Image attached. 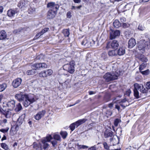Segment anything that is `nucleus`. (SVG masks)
<instances>
[{
    "mask_svg": "<svg viewBox=\"0 0 150 150\" xmlns=\"http://www.w3.org/2000/svg\"><path fill=\"white\" fill-rule=\"evenodd\" d=\"M22 80L20 78H17L13 81L12 85L14 88H17L21 84Z\"/></svg>",
    "mask_w": 150,
    "mask_h": 150,
    "instance_id": "ddd939ff",
    "label": "nucleus"
},
{
    "mask_svg": "<svg viewBox=\"0 0 150 150\" xmlns=\"http://www.w3.org/2000/svg\"><path fill=\"white\" fill-rule=\"evenodd\" d=\"M7 105L8 107V109L11 110H13L15 107V102L14 100L9 101Z\"/></svg>",
    "mask_w": 150,
    "mask_h": 150,
    "instance_id": "f3484780",
    "label": "nucleus"
},
{
    "mask_svg": "<svg viewBox=\"0 0 150 150\" xmlns=\"http://www.w3.org/2000/svg\"><path fill=\"white\" fill-rule=\"evenodd\" d=\"M120 120L119 119H116L115 120L114 124L115 127H117L118 123L120 122Z\"/></svg>",
    "mask_w": 150,
    "mask_h": 150,
    "instance_id": "09e8293b",
    "label": "nucleus"
},
{
    "mask_svg": "<svg viewBox=\"0 0 150 150\" xmlns=\"http://www.w3.org/2000/svg\"><path fill=\"white\" fill-rule=\"evenodd\" d=\"M74 2L75 3H79L81 2V0H74Z\"/></svg>",
    "mask_w": 150,
    "mask_h": 150,
    "instance_id": "338daca9",
    "label": "nucleus"
},
{
    "mask_svg": "<svg viewBox=\"0 0 150 150\" xmlns=\"http://www.w3.org/2000/svg\"><path fill=\"white\" fill-rule=\"evenodd\" d=\"M146 66V64L145 63H143L142 64H141L139 68V69L140 72L142 71L145 68Z\"/></svg>",
    "mask_w": 150,
    "mask_h": 150,
    "instance_id": "4c0bfd02",
    "label": "nucleus"
},
{
    "mask_svg": "<svg viewBox=\"0 0 150 150\" xmlns=\"http://www.w3.org/2000/svg\"><path fill=\"white\" fill-rule=\"evenodd\" d=\"M49 28H44L40 32V35H42L45 33L47 32L49 30Z\"/></svg>",
    "mask_w": 150,
    "mask_h": 150,
    "instance_id": "de8ad7c7",
    "label": "nucleus"
},
{
    "mask_svg": "<svg viewBox=\"0 0 150 150\" xmlns=\"http://www.w3.org/2000/svg\"><path fill=\"white\" fill-rule=\"evenodd\" d=\"M19 10L17 8H13L8 10L7 11L8 16L11 18L14 17L15 15L18 14Z\"/></svg>",
    "mask_w": 150,
    "mask_h": 150,
    "instance_id": "6e6552de",
    "label": "nucleus"
},
{
    "mask_svg": "<svg viewBox=\"0 0 150 150\" xmlns=\"http://www.w3.org/2000/svg\"><path fill=\"white\" fill-rule=\"evenodd\" d=\"M19 129L18 126V125H14L12 126L10 131V134L13 136L16 134Z\"/></svg>",
    "mask_w": 150,
    "mask_h": 150,
    "instance_id": "2eb2a0df",
    "label": "nucleus"
},
{
    "mask_svg": "<svg viewBox=\"0 0 150 150\" xmlns=\"http://www.w3.org/2000/svg\"><path fill=\"white\" fill-rule=\"evenodd\" d=\"M1 146L2 148L5 150H8L9 148L7 145L5 143H2L1 144Z\"/></svg>",
    "mask_w": 150,
    "mask_h": 150,
    "instance_id": "a19ab883",
    "label": "nucleus"
},
{
    "mask_svg": "<svg viewBox=\"0 0 150 150\" xmlns=\"http://www.w3.org/2000/svg\"><path fill=\"white\" fill-rule=\"evenodd\" d=\"M31 68L35 70L40 69L39 63L34 64L31 66Z\"/></svg>",
    "mask_w": 150,
    "mask_h": 150,
    "instance_id": "393cba45",
    "label": "nucleus"
},
{
    "mask_svg": "<svg viewBox=\"0 0 150 150\" xmlns=\"http://www.w3.org/2000/svg\"><path fill=\"white\" fill-rule=\"evenodd\" d=\"M134 95L137 98H139L138 90L143 93H146L148 91V90L150 89V81L146 83L145 88L142 84H139L138 83H134Z\"/></svg>",
    "mask_w": 150,
    "mask_h": 150,
    "instance_id": "f03ea898",
    "label": "nucleus"
},
{
    "mask_svg": "<svg viewBox=\"0 0 150 150\" xmlns=\"http://www.w3.org/2000/svg\"><path fill=\"white\" fill-rule=\"evenodd\" d=\"M71 13L70 12V11H69L67 13V18H70L71 17Z\"/></svg>",
    "mask_w": 150,
    "mask_h": 150,
    "instance_id": "13d9d810",
    "label": "nucleus"
},
{
    "mask_svg": "<svg viewBox=\"0 0 150 150\" xmlns=\"http://www.w3.org/2000/svg\"><path fill=\"white\" fill-rule=\"evenodd\" d=\"M43 55L42 54H40L36 57V59L38 60H41L43 59Z\"/></svg>",
    "mask_w": 150,
    "mask_h": 150,
    "instance_id": "8fccbe9b",
    "label": "nucleus"
},
{
    "mask_svg": "<svg viewBox=\"0 0 150 150\" xmlns=\"http://www.w3.org/2000/svg\"><path fill=\"white\" fill-rule=\"evenodd\" d=\"M143 75H147L149 74L150 73V71L149 69H147L144 71H142L140 72Z\"/></svg>",
    "mask_w": 150,
    "mask_h": 150,
    "instance_id": "a18cd8bd",
    "label": "nucleus"
},
{
    "mask_svg": "<svg viewBox=\"0 0 150 150\" xmlns=\"http://www.w3.org/2000/svg\"><path fill=\"white\" fill-rule=\"evenodd\" d=\"M87 120L85 118H83L79 120L76 122V127H78L81 125L85 122L87 121Z\"/></svg>",
    "mask_w": 150,
    "mask_h": 150,
    "instance_id": "b1692460",
    "label": "nucleus"
},
{
    "mask_svg": "<svg viewBox=\"0 0 150 150\" xmlns=\"http://www.w3.org/2000/svg\"><path fill=\"white\" fill-rule=\"evenodd\" d=\"M106 114H108V115L111 116L112 114V112L110 110H107Z\"/></svg>",
    "mask_w": 150,
    "mask_h": 150,
    "instance_id": "052dcab7",
    "label": "nucleus"
},
{
    "mask_svg": "<svg viewBox=\"0 0 150 150\" xmlns=\"http://www.w3.org/2000/svg\"><path fill=\"white\" fill-rule=\"evenodd\" d=\"M6 111H4L3 109H2V108L0 107V112L4 114V112H5Z\"/></svg>",
    "mask_w": 150,
    "mask_h": 150,
    "instance_id": "e2e57ef3",
    "label": "nucleus"
},
{
    "mask_svg": "<svg viewBox=\"0 0 150 150\" xmlns=\"http://www.w3.org/2000/svg\"><path fill=\"white\" fill-rule=\"evenodd\" d=\"M53 137L54 139L58 141H60L61 137L59 135L55 134Z\"/></svg>",
    "mask_w": 150,
    "mask_h": 150,
    "instance_id": "37998d69",
    "label": "nucleus"
},
{
    "mask_svg": "<svg viewBox=\"0 0 150 150\" xmlns=\"http://www.w3.org/2000/svg\"><path fill=\"white\" fill-rule=\"evenodd\" d=\"M28 2L26 1L21 0L18 3V6L19 8H22L24 7L26 4H28Z\"/></svg>",
    "mask_w": 150,
    "mask_h": 150,
    "instance_id": "6ab92c4d",
    "label": "nucleus"
},
{
    "mask_svg": "<svg viewBox=\"0 0 150 150\" xmlns=\"http://www.w3.org/2000/svg\"><path fill=\"white\" fill-rule=\"evenodd\" d=\"M116 137V138L113 137L110 139V141L112 142L113 145H115L116 144H118V139L117 137Z\"/></svg>",
    "mask_w": 150,
    "mask_h": 150,
    "instance_id": "c85d7f7f",
    "label": "nucleus"
},
{
    "mask_svg": "<svg viewBox=\"0 0 150 150\" xmlns=\"http://www.w3.org/2000/svg\"><path fill=\"white\" fill-rule=\"evenodd\" d=\"M115 108L117 109L119 111L120 110V106L118 104H116L115 105Z\"/></svg>",
    "mask_w": 150,
    "mask_h": 150,
    "instance_id": "bf43d9fd",
    "label": "nucleus"
},
{
    "mask_svg": "<svg viewBox=\"0 0 150 150\" xmlns=\"http://www.w3.org/2000/svg\"><path fill=\"white\" fill-rule=\"evenodd\" d=\"M52 137L51 135L48 134L47 135L46 137L45 138H44L42 139H45V141L48 142H50V140L52 139Z\"/></svg>",
    "mask_w": 150,
    "mask_h": 150,
    "instance_id": "c756f323",
    "label": "nucleus"
},
{
    "mask_svg": "<svg viewBox=\"0 0 150 150\" xmlns=\"http://www.w3.org/2000/svg\"><path fill=\"white\" fill-rule=\"evenodd\" d=\"M108 55L110 56H113L117 55L115 50H111L108 52Z\"/></svg>",
    "mask_w": 150,
    "mask_h": 150,
    "instance_id": "ea45409f",
    "label": "nucleus"
},
{
    "mask_svg": "<svg viewBox=\"0 0 150 150\" xmlns=\"http://www.w3.org/2000/svg\"><path fill=\"white\" fill-rule=\"evenodd\" d=\"M22 107L21 104L19 103L16 105V107L15 108V110L16 111H18L22 109Z\"/></svg>",
    "mask_w": 150,
    "mask_h": 150,
    "instance_id": "79ce46f5",
    "label": "nucleus"
},
{
    "mask_svg": "<svg viewBox=\"0 0 150 150\" xmlns=\"http://www.w3.org/2000/svg\"><path fill=\"white\" fill-rule=\"evenodd\" d=\"M9 129V128L7 127L6 129H0V131L1 132L4 133H6L8 131Z\"/></svg>",
    "mask_w": 150,
    "mask_h": 150,
    "instance_id": "3c124183",
    "label": "nucleus"
},
{
    "mask_svg": "<svg viewBox=\"0 0 150 150\" xmlns=\"http://www.w3.org/2000/svg\"><path fill=\"white\" fill-rule=\"evenodd\" d=\"M89 40H88V39L87 38H84L82 42H81V44L85 46L86 47H90V42Z\"/></svg>",
    "mask_w": 150,
    "mask_h": 150,
    "instance_id": "5701e85b",
    "label": "nucleus"
},
{
    "mask_svg": "<svg viewBox=\"0 0 150 150\" xmlns=\"http://www.w3.org/2000/svg\"><path fill=\"white\" fill-rule=\"evenodd\" d=\"M139 59L142 61L143 62H146L148 60L143 55H140Z\"/></svg>",
    "mask_w": 150,
    "mask_h": 150,
    "instance_id": "f704fd0d",
    "label": "nucleus"
},
{
    "mask_svg": "<svg viewBox=\"0 0 150 150\" xmlns=\"http://www.w3.org/2000/svg\"><path fill=\"white\" fill-rule=\"evenodd\" d=\"M53 71L51 69H47L43 71L39 74V76L41 77H46L51 75Z\"/></svg>",
    "mask_w": 150,
    "mask_h": 150,
    "instance_id": "423d86ee",
    "label": "nucleus"
},
{
    "mask_svg": "<svg viewBox=\"0 0 150 150\" xmlns=\"http://www.w3.org/2000/svg\"><path fill=\"white\" fill-rule=\"evenodd\" d=\"M46 112V111L44 110L39 111L34 115V118L36 120H38L44 116Z\"/></svg>",
    "mask_w": 150,
    "mask_h": 150,
    "instance_id": "f8f14e48",
    "label": "nucleus"
},
{
    "mask_svg": "<svg viewBox=\"0 0 150 150\" xmlns=\"http://www.w3.org/2000/svg\"><path fill=\"white\" fill-rule=\"evenodd\" d=\"M28 13L30 14H33L35 13V9L33 7H30L28 11Z\"/></svg>",
    "mask_w": 150,
    "mask_h": 150,
    "instance_id": "c9c22d12",
    "label": "nucleus"
},
{
    "mask_svg": "<svg viewBox=\"0 0 150 150\" xmlns=\"http://www.w3.org/2000/svg\"><path fill=\"white\" fill-rule=\"evenodd\" d=\"M90 47H93L95 44V41H93V40H91L90 41Z\"/></svg>",
    "mask_w": 150,
    "mask_h": 150,
    "instance_id": "864d4df0",
    "label": "nucleus"
},
{
    "mask_svg": "<svg viewBox=\"0 0 150 150\" xmlns=\"http://www.w3.org/2000/svg\"><path fill=\"white\" fill-rule=\"evenodd\" d=\"M36 73L34 69L28 70L26 72V74L27 75H33Z\"/></svg>",
    "mask_w": 150,
    "mask_h": 150,
    "instance_id": "473e14b6",
    "label": "nucleus"
},
{
    "mask_svg": "<svg viewBox=\"0 0 150 150\" xmlns=\"http://www.w3.org/2000/svg\"><path fill=\"white\" fill-rule=\"evenodd\" d=\"M119 75V74L117 71L114 73L108 72L104 75L103 78L106 81L109 82L117 79Z\"/></svg>",
    "mask_w": 150,
    "mask_h": 150,
    "instance_id": "7ed1b4c3",
    "label": "nucleus"
},
{
    "mask_svg": "<svg viewBox=\"0 0 150 150\" xmlns=\"http://www.w3.org/2000/svg\"><path fill=\"white\" fill-rule=\"evenodd\" d=\"M51 143L52 144L53 146H54L57 144V142L56 140H54L51 141Z\"/></svg>",
    "mask_w": 150,
    "mask_h": 150,
    "instance_id": "4d7b16f0",
    "label": "nucleus"
},
{
    "mask_svg": "<svg viewBox=\"0 0 150 150\" xmlns=\"http://www.w3.org/2000/svg\"><path fill=\"white\" fill-rule=\"evenodd\" d=\"M33 147L34 148L37 150H42V145L41 143H37L34 142L33 144Z\"/></svg>",
    "mask_w": 150,
    "mask_h": 150,
    "instance_id": "aec40b11",
    "label": "nucleus"
},
{
    "mask_svg": "<svg viewBox=\"0 0 150 150\" xmlns=\"http://www.w3.org/2000/svg\"><path fill=\"white\" fill-rule=\"evenodd\" d=\"M116 99V98H115L113 100V101H114V102L115 103L117 101H118V103L120 104V105L123 108H125L126 107L129 105L127 100V99L126 98H125V99L121 100V101H120L119 100L115 101Z\"/></svg>",
    "mask_w": 150,
    "mask_h": 150,
    "instance_id": "1a4fd4ad",
    "label": "nucleus"
},
{
    "mask_svg": "<svg viewBox=\"0 0 150 150\" xmlns=\"http://www.w3.org/2000/svg\"><path fill=\"white\" fill-rule=\"evenodd\" d=\"M40 69L41 68H47V65L44 63H39Z\"/></svg>",
    "mask_w": 150,
    "mask_h": 150,
    "instance_id": "c03bdc74",
    "label": "nucleus"
},
{
    "mask_svg": "<svg viewBox=\"0 0 150 150\" xmlns=\"http://www.w3.org/2000/svg\"><path fill=\"white\" fill-rule=\"evenodd\" d=\"M117 52L119 55L121 56L125 53V50L123 48L120 47L118 50Z\"/></svg>",
    "mask_w": 150,
    "mask_h": 150,
    "instance_id": "a878e982",
    "label": "nucleus"
},
{
    "mask_svg": "<svg viewBox=\"0 0 150 150\" xmlns=\"http://www.w3.org/2000/svg\"><path fill=\"white\" fill-rule=\"evenodd\" d=\"M103 144L104 146V148L107 150H109L111 147H110L108 145L107 143L105 142L103 143Z\"/></svg>",
    "mask_w": 150,
    "mask_h": 150,
    "instance_id": "49530a36",
    "label": "nucleus"
},
{
    "mask_svg": "<svg viewBox=\"0 0 150 150\" xmlns=\"http://www.w3.org/2000/svg\"><path fill=\"white\" fill-rule=\"evenodd\" d=\"M75 62L74 61H71L69 64H64L63 66V69L69 73L72 74L75 71Z\"/></svg>",
    "mask_w": 150,
    "mask_h": 150,
    "instance_id": "20e7f679",
    "label": "nucleus"
},
{
    "mask_svg": "<svg viewBox=\"0 0 150 150\" xmlns=\"http://www.w3.org/2000/svg\"><path fill=\"white\" fill-rule=\"evenodd\" d=\"M88 146L84 145H82L81 148L82 149H87L88 148Z\"/></svg>",
    "mask_w": 150,
    "mask_h": 150,
    "instance_id": "0e129e2a",
    "label": "nucleus"
},
{
    "mask_svg": "<svg viewBox=\"0 0 150 150\" xmlns=\"http://www.w3.org/2000/svg\"><path fill=\"white\" fill-rule=\"evenodd\" d=\"M11 111V110L9 111L7 110L4 112V115H5L6 118H9L11 117L12 115V114Z\"/></svg>",
    "mask_w": 150,
    "mask_h": 150,
    "instance_id": "cd10ccee",
    "label": "nucleus"
},
{
    "mask_svg": "<svg viewBox=\"0 0 150 150\" xmlns=\"http://www.w3.org/2000/svg\"><path fill=\"white\" fill-rule=\"evenodd\" d=\"M119 46V45L118 41L116 40H113L111 43L110 42L108 43L106 47L108 49L110 48V46H111L112 48L117 49Z\"/></svg>",
    "mask_w": 150,
    "mask_h": 150,
    "instance_id": "9b49d317",
    "label": "nucleus"
},
{
    "mask_svg": "<svg viewBox=\"0 0 150 150\" xmlns=\"http://www.w3.org/2000/svg\"><path fill=\"white\" fill-rule=\"evenodd\" d=\"M131 93V91L130 89H127L126 91L125 95L128 96H129Z\"/></svg>",
    "mask_w": 150,
    "mask_h": 150,
    "instance_id": "603ef678",
    "label": "nucleus"
},
{
    "mask_svg": "<svg viewBox=\"0 0 150 150\" xmlns=\"http://www.w3.org/2000/svg\"><path fill=\"white\" fill-rule=\"evenodd\" d=\"M138 48L139 50H141L144 49H149L150 47V44L148 42L142 40L140 41L138 43Z\"/></svg>",
    "mask_w": 150,
    "mask_h": 150,
    "instance_id": "39448f33",
    "label": "nucleus"
},
{
    "mask_svg": "<svg viewBox=\"0 0 150 150\" xmlns=\"http://www.w3.org/2000/svg\"><path fill=\"white\" fill-rule=\"evenodd\" d=\"M113 135V132L110 130H106L104 133V136L105 138L112 137Z\"/></svg>",
    "mask_w": 150,
    "mask_h": 150,
    "instance_id": "4be33fe9",
    "label": "nucleus"
},
{
    "mask_svg": "<svg viewBox=\"0 0 150 150\" xmlns=\"http://www.w3.org/2000/svg\"><path fill=\"white\" fill-rule=\"evenodd\" d=\"M47 7L50 10L57 11L59 7V5L54 2H50L47 4Z\"/></svg>",
    "mask_w": 150,
    "mask_h": 150,
    "instance_id": "0eeeda50",
    "label": "nucleus"
},
{
    "mask_svg": "<svg viewBox=\"0 0 150 150\" xmlns=\"http://www.w3.org/2000/svg\"><path fill=\"white\" fill-rule=\"evenodd\" d=\"M120 21L121 22L123 23L126 21V19L122 17L120 18Z\"/></svg>",
    "mask_w": 150,
    "mask_h": 150,
    "instance_id": "680f3d73",
    "label": "nucleus"
},
{
    "mask_svg": "<svg viewBox=\"0 0 150 150\" xmlns=\"http://www.w3.org/2000/svg\"><path fill=\"white\" fill-rule=\"evenodd\" d=\"M138 29L141 30H144V28L142 25H139L138 27Z\"/></svg>",
    "mask_w": 150,
    "mask_h": 150,
    "instance_id": "6e6d98bb",
    "label": "nucleus"
},
{
    "mask_svg": "<svg viewBox=\"0 0 150 150\" xmlns=\"http://www.w3.org/2000/svg\"><path fill=\"white\" fill-rule=\"evenodd\" d=\"M13 121L16 122L17 125H21L23 121V119L21 117H19L18 114L14 115L13 116Z\"/></svg>",
    "mask_w": 150,
    "mask_h": 150,
    "instance_id": "9d476101",
    "label": "nucleus"
},
{
    "mask_svg": "<svg viewBox=\"0 0 150 150\" xmlns=\"http://www.w3.org/2000/svg\"><path fill=\"white\" fill-rule=\"evenodd\" d=\"M62 33L64 36L65 37H68L69 35V30L67 29L63 30Z\"/></svg>",
    "mask_w": 150,
    "mask_h": 150,
    "instance_id": "72a5a7b5",
    "label": "nucleus"
},
{
    "mask_svg": "<svg viewBox=\"0 0 150 150\" xmlns=\"http://www.w3.org/2000/svg\"><path fill=\"white\" fill-rule=\"evenodd\" d=\"M6 83H3L2 84L0 85V92L2 91L6 87Z\"/></svg>",
    "mask_w": 150,
    "mask_h": 150,
    "instance_id": "58836bf2",
    "label": "nucleus"
},
{
    "mask_svg": "<svg viewBox=\"0 0 150 150\" xmlns=\"http://www.w3.org/2000/svg\"><path fill=\"white\" fill-rule=\"evenodd\" d=\"M41 35H40V32L39 33H38L35 36V38H38L39 37H40Z\"/></svg>",
    "mask_w": 150,
    "mask_h": 150,
    "instance_id": "69168bd1",
    "label": "nucleus"
},
{
    "mask_svg": "<svg viewBox=\"0 0 150 150\" xmlns=\"http://www.w3.org/2000/svg\"><path fill=\"white\" fill-rule=\"evenodd\" d=\"M76 127V122L71 124L69 126V127L71 131H73L75 129Z\"/></svg>",
    "mask_w": 150,
    "mask_h": 150,
    "instance_id": "e433bc0d",
    "label": "nucleus"
},
{
    "mask_svg": "<svg viewBox=\"0 0 150 150\" xmlns=\"http://www.w3.org/2000/svg\"><path fill=\"white\" fill-rule=\"evenodd\" d=\"M60 134L64 139H65L68 135V133L66 131H61Z\"/></svg>",
    "mask_w": 150,
    "mask_h": 150,
    "instance_id": "7c9ffc66",
    "label": "nucleus"
},
{
    "mask_svg": "<svg viewBox=\"0 0 150 150\" xmlns=\"http://www.w3.org/2000/svg\"><path fill=\"white\" fill-rule=\"evenodd\" d=\"M113 26L116 28H118L121 26V24L118 20H115L113 23Z\"/></svg>",
    "mask_w": 150,
    "mask_h": 150,
    "instance_id": "bb28decb",
    "label": "nucleus"
},
{
    "mask_svg": "<svg viewBox=\"0 0 150 150\" xmlns=\"http://www.w3.org/2000/svg\"><path fill=\"white\" fill-rule=\"evenodd\" d=\"M16 98L20 102H22L23 105L25 107H28L30 104L33 103L38 100L40 95H35L33 94H24L22 93H18L15 96Z\"/></svg>",
    "mask_w": 150,
    "mask_h": 150,
    "instance_id": "f257e3e1",
    "label": "nucleus"
},
{
    "mask_svg": "<svg viewBox=\"0 0 150 150\" xmlns=\"http://www.w3.org/2000/svg\"><path fill=\"white\" fill-rule=\"evenodd\" d=\"M57 11L50 10L47 12V18L50 19L54 18L57 14Z\"/></svg>",
    "mask_w": 150,
    "mask_h": 150,
    "instance_id": "4468645a",
    "label": "nucleus"
},
{
    "mask_svg": "<svg viewBox=\"0 0 150 150\" xmlns=\"http://www.w3.org/2000/svg\"><path fill=\"white\" fill-rule=\"evenodd\" d=\"M41 142L42 143V148L44 149H47L49 148V145L47 143V142H46L45 139L41 140Z\"/></svg>",
    "mask_w": 150,
    "mask_h": 150,
    "instance_id": "412c9836",
    "label": "nucleus"
},
{
    "mask_svg": "<svg viewBox=\"0 0 150 150\" xmlns=\"http://www.w3.org/2000/svg\"><path fill=\"white\" fill-rule=\"evenodd\" d=\"M136 42L134 38H131L128 41V47L129 48H131L133 47L136 44Z\"/></svg>",
    "mask_w": 150,
    "mask_h": 150,
    "instance_id": "a211bd4d",
    "label": "nucleus"
},
{
    "mask_svg": "<svg viewBox=\"0 0 150 150\" xmlns=\"http://www.w3.org/2000/svg\"><path fill=\"white\" fill-rule=\"evenodd\" d=\"M129 24L126 23H123L122 25V27L124 28H126L129 27Z\"/></svg>",
    "mask_w": 150,
    "mask_h": 150,
    "instance_id": "5fc2aeb1",
    "label": "nucleus"
},
{
    "mask_svg": "<svg viewBox=\"0 0 150 150\" xmlns=\"http://www.w3.org/2000/svg\"><path fill=\"white\" fill-rule=\"evenodd\" d=\"M6 33L4 30H2L1 32V35H0V39H3L5 38L6 36Z\"/></svg>",
    "mask_w": 150,
    "mask_h": 150,
    "instance_id": "2f4dec72",
    "label": "nucleus"
},
{
    "mask_svg": "<svg viewBox=\"0 0 150 150\" xmlns=\"http://www.w3.org/2000/svg\"><path fill=\"white\" fill-rule=\"evenodd\" d=\"M120 35V31L116 30L115 31H112L110 33V39L115 38L116 37L119 36Z\"/></svg>",
    "mask_w": 150,
    "mask_h": 150,
    "instance_id": "dca6fc26",
    "label": "nucleus"
},
{
    "mask_svg": "<svg viewBox=\"0 0 150 150\" xmlns=\"http://www.w3.org/2000/svg\"><path fill=\"white\" fill-rule=\"evenodd\" d=\"M109 150H121V149L120 148H119L117 149H114L111 148Z\"/></svg>",
    "mask_w": 150,
    "mask_h": 150,
    "instance_id": "774afa93",
    "label": "nucleus"
}]
</instances>
